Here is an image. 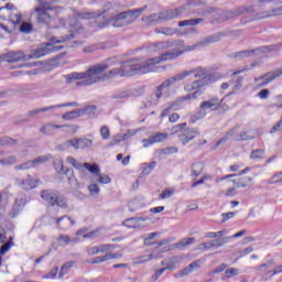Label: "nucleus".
Instances as JSON below:
<instances>
[{
    "label": "nucleus",
    "mask_w": 282,
    "mask_h": 282,
    "mask_svg": "<svg viewBox=\"0 0 282 282\" xmlns=\"http://www.w3.org/2000/svg\"><path fill=\"white\" fill-rule=\"evenodd\" d=\"M7 63H21V61H28V55L21 51H10L3 55Z\"/></svg>",
    "instance_id": "nucleus-15"
},
{
    "label": "nucleus",
    "mask_w": 282,
    "mask_h": 282,
    "mask_svg": "<svg viewBox=\"0 0 282 282\" xmlns=\"http://www.w3.org/2000/svg\"><path fill=\"white\" fill-rule=\"evenodd\" d=\"M75 263H76V262H74V261H69V262L64 263V264L62 265V268H61L59 273H58V278H59V279H63V276H65V274H68L69 271L72 270V268H74V264H75Z\"/></svg>",
    "instance_id": "nucleus-32"
},
{
    "label": "nucleus",
    "mask_w": 282,
    "mask_h": 282,
    "mask_svg": "<svg viewBox=\"0 0 282 282\" xmlns=\"http://www.w3.org/2000/svg\"><path fill=\"white\" fill-rule=\"evenodd\" d=\"M109 65L105 63L96 64L83 73H72L66 75L67 83H73L74 80H82L77 85H96V83H102V80H109V78H120L127 76H138L142 74H149L150 72H155L153 67V62L149 59H128L121 64L119 68H112L108 73Z\"/></svg>",
    "instance_id": "nucleus-1"
},
{
    "label": "nucleus",
    "mask_w": 282,
    "mask_h": 282,
    "mask_svg": "<svg viewBox=\"0 0 282 282\" xmlns=\"http://www.w3.org/2000/svg\"><path fill=\"white\" fill-rule=\"evenodd\" d=\"M265 158V150L257 149L250 153V160H263Z\"/></svg>",
    "instance_id": "nucleus-41"
},
{
    "label": "nucleus",
    "mask_w": 282,
    "mask_h": 282,
    "mask_svg": "<svg viewBox=\"0 0 282 282\" xmlns=\"http://www.w3.org/2000/svg\"><path fill=\"white\" fill-rule=\"evenodd\" d=\"M231 238L232 237L216 238V239L209 241V246H210V248H221V247L226 246V243H228V241H230Z\"/></svg>",
    "instance_id": "nucleus-25"
},
{
    "label": "nucleus",
    "mask_w": 282,
    "mask_h": 282,
    "mask_svg": "<svg viewBox=\"0 0 282 282\" xmlns=\"http://www.w3.org/2000/svg\"><path fill=\"white\" fill-rule=\"evenodd\" d=\"M52 107H53V109H61L63 107H80V104L77 101H72V102L53 105Z\"/></svg>",
    "instance_id": "nucleus-52"
},
{
    "label": "nucleus",
    "mask_w": 282,
    "mask_h": 282,
    "mask_svg": "<svg viewBox=\"0 0 282 282\" xmlns=\"http://www.w3.org/2000/svg\"><path fill=\"white\" fill-rule=\"evenodd\" d=\"M54 107L53 106H47L44 108H39V109H34V110H30L28 112V116H30V118H34V116H39V113H43L45 111H53Z\"/></svg>",
    "instance_id": "nucleus-39"
},
{
    "label": "nucleus",
    "mask_w": 282,
    "mask_h": 282,
    "mask_svg": "<svg viewBox=\"0 0 282 282\" xmlns=\"http://www.w3.org/2000/svg\"><path fill=\"white\" fill-rule=\"evenodd\" d=\"M80 109H75L68 111L62 116L63 120H76V118H80Z\"/></svg>",
    "instance_id": "nucleus-37"
},
{
    "label": "nucleus",
    "mask_w": 282,
    "mask_h": 282,
    "mask_svg": "<svg viewBox=\"0 0 282 282\" xmlns=\"http://www.w3.org/2000/svg\"><path fill=\"white\" fill-rule=\"evenodd\" d=\"M63 127H67L66 124H52V123H47L45 126H43L40 131L41 133H50L51 131H54L55 129H63Z\"/></svg>",
    "instance_id": "nucleus-33"
},
{
    "label": "nucleus",
    "mask_w": 282,
    "mask_h": 282,
    "mask_svg": "<svg viewBox=\"0 0 282 282\" xmlns=\"http://www.w3.org/2000/svg\"><path fill=\"white\" fill-rule=\"evenodd\" d=\"M48 160H52V155H41L37 156L35 160H29L22 164H18L14 166V171H28L30 169H36V166H41V164H45V162H48Z\"/></svg>",
    "instance_id": "nucleus-11"
},
{
    "label": "nucleus",
    "mask_w": 282,
    "mask_h": 282,
    "mask_svg": "<svg viewBox=\"0 0 282 282\" xmlns=\"http://www.w3.org/2000/svg\"><path fill=\"white\" fill-rule=\"evenodd\" d=\"M177 263H182V258L177 256L165 258L161 261V265H163L165 270H175V265H177Z\"/></svg>",
    "instance_id": "nucleus-21"
},
{
    "label": "nucleus",
    "mask_w": 282,
    "mask_h": 282,
    "mask_svg": "<svg viewBox=\"0 0 282 282\" xmlns=\"http://www.w3.org/2000/svg\"><path fill=\"white\" fill-rule=\"evenodd\" d=\"M175 192L173 189H165L160 194L161 199H169Z\"/></svg>",
    "instance_id": "nucleus-64"
},
{
    "label": "nucleus",
    "mask_w": 282,
    "mask_h": 282,
    "mask_svg": "<svg viewBox=\"0 0 282 282\" xmlns=\"http://www.w3.org/2000/svg\"><path fill=\"white\" fill-rule=\"evenodd\" d=\"M237 129H238V127L232 128L223 138H220L216 142L215 149H217L219 145L224 144V142H228V140H230V138H232V135H235L237 133Z\"/></svg>",
    "instance_id": "nucleus-28"
},
{
    "label": "nucleus",
    "mask_w": 282,
    "mask_h": 282,
    "mask_svg": "<svg viewBox=\"0 0 282 282\" xmlns=\"http://www.w3.org/2000/svg\"><path fill=\"white\" fill-rule=\"evenodd\" d=\"M97 50H107V46L102 43H99V44H91L89 46H85L83 48V52L85 54H91L93 52H97Z\"/></svg>",
    "instance_id": "nucleus-30"
},
{
    "label": "nucleus",
    "mask_w": 282,
    "mask_h": 282,
    "mask_svg": "<svg viewBox=\"0 0 282 282\" xmlns=\"http://www.w3.org/2000/svg\"><path fill=\"white\" fill-rule=\"evenodd\" d=\"M156 34H164L165 36H173L175 31L171 28H161L156 30Z\"/></svg>",
    "instance_id": "nucleus-53"
},
{
    "label": "nucleus",
    "mask_w": 282,
    "mask_h": 282,
    "mask_svg": "<svg viewBox=\"0 0 282 282\" xmlns=\"http://www.w3.org/2000/svg\"><path fill=\"white\" fill-rule=\"evenodd\" d=\"M180 45H184V41H161L153 44L156 51L162 52V50H171V47H177Z\"/></svg>",
    "instance_id": "nucleus-17"
},
{
    "label": "nucleus",
    "mask_w": 282,
    "mask_h": 282,
    "mask_svg": "<svg viewBox=\"0 0 282 282\" xmlns=\"http://www.w3.org/2000/svg\"><path fill=\"white\" fill-rule=\"evenodd\" d=\"M282 76V69H276L271 73H267L265 75H262L260 77L254 78V83H259V80H262L260 84H258V87H265L267 85H270L272 80H276V78H280Z\"/></svg>",
    "instance_id": "nucleus-12"
},
{
    "label": "nucleus",
    "mask_w": 282,
    "mask_h": 282,
    "mask_svg": "<svg viewBox=\"0 0 282 282\" xmlns=\"http://www.w3.org/2000/svg\"><path fill=\"white\" fill-rule=\"evenodd\" d=\"M188 76H193V78H200L184 86L185 91H188V93L194 91L193 94H191L192 100H197V98L204 94L199 89H202V87H206V85H208L210 82V78L206 76V72L202 67L184 70L164 80L156 88V93L154 95L156 98V101H154L153 105H158V101L160 100V98L164 96V94H162L164 89H167V87L175 85V83H180L184 80V78H188Z\"/></svg>",
    "instance_id": "nucleus-3"
},
{
    "label": "nucleus",
    "mask_w": 282,
    "mask_h": 282,
    "mask_svg": "<svg viewBox=\"0 0 282 282\" xmlns=\"http://www.w3.org/2000/svg\"><path fill=\"white\" fill-rule=\"evenodd\" d=\"M58 241L59 246H69V243L72 242V238H69V236L62 235Z\"/></svg>",
    "instance_id": "nucleus-54"
},
{
    "label": "nucleus",
    "mask_w": 282,
    "mask_h": 282,
    "mask_svg": "<svg viewBox=\"0 0 282 282\" xmlns=\"http://www.w3.org/2000/svg\"><path fill=\"white\" fill-rule=\"evenodd\" d=\"M91 182H98V184H111V177L105 174H100L99 172L97 176L91 178Z\"/></svg>",
    "instance_id": "nucleus-35"
},
{
    "label": "nucleus",
    "mask_w": 282,
    "mask_h": 282,
    "mask_svg": "<svg viewBox=\"0 0 282 282\" xmlns=\"http://www.w3.org/2000/svg\"><path fill=\"white\" fill-rule=\"evenodd\" d=\"M84 169L89 171L93 175L97 176L100 173V167L98 164L84 163Z\"/></svg>",
    "instance_id": "nucleus-40"
},
{
    "label": "nucleus",
    "mask_w": 282,
    "mask_h": 282,
    "mask_svg": "<svg viewBox=\"0 0 282 282\" xmlns=\"http://www.w3.org/2000/svg\"><path fill=\"white\" fill-rule=\"evenodd\" d=\"M219 41H220L219 35H209L205 37L203 41L198 42L197 44H194L195 50L197 47H206V45H210L212 43H219Z\"/></svg>",
    "instance_id": "nucleus-22"
},
{
    "label": "nucleus",
    "mask_w": 282,
    "mask_h": 282,
    "mask_svg": "<svg viewBox=\"0 0 282 282\" xmlns=\"http://www.w3.org/2000/svg\"><path fill=\"white\" fill-rule=\"evenodd\" d=\"M281 47H282L281 44L259 46L253 50H245V51L232 53L231 56L232 58H238V59L248 58V56H252V54L259 55V54H270V52H279Z\"/></svg>",
    "instance_id": "nucleus-6"
},
{
    "label": "nucleus",
    "mask_w": 282,
    "mask_h": 282,
    "mask_svg": "<svg viewBox=\"0 0 282 282\" xmlns=\"http://www.w3.org/2000/svg\"><path fill=\"white\" fill-rule=\"evenodd\" d=\"M232 182L237 186V188H248L252 186V177L250 176H243L241 178L234 180Z\"/></svg>",
    "instance_id": "nucleus-23"
},
{
    "label": "nucleus",
    "mask_w": 282,
    "mask_h": 282,
    "mask_svg": "<svg viewBox=\"0 0 282 282\" xmlns=\"http://www.w3.org/2000/svg\"><path fill=\"white\" fill-rule=\"evenodd\" d=\"M7 17H9V21L17 28V25H21V19H23V15L19 11H12L11 13H8Z\"/></svg>",
    "instance_id": "nucleus-27"
},
{
    "label": "nucleus",
    "mask_w": 282,
    "mask_h": 282,
    "mask_svg": "<svg viewBox=\"0 0 282 282\" xmlns=\"http://www.w3.org/2000/svg\"><path fill=\"white\" fill-rule=\"evenodd\" d=\"M68 164H72V166H74V169H77V171H80V169H83V163L76 161V159L74 156H67L66 159Z\"/></svg>",
    "instance_id": "nucleus-49"
},
{
    "label": "nucleus",
    "mask_w": 282,
    "mask_h": 282,
    "mask_svg": "<svg viewBox=\"0 0 282 282\" xmlns=\"http://www.w3.org/2000/svg\"><path fill=\"white\" fill-rule=\"evenodd\" d=\"M195 243V238H184L181 241L173 245V248L180 250L181 248H186V246H191Z\"/></svg>",
    "instance_id": "nucleus-31"
},
{
    "label": "nucleus",
    "mask_w": 282,
    "mask_h": 282,
    "mask_svg": "<svg viewBox=\"0 0 282 282\" xmlns=\"http://www.w3.org/2000/svg\"><path fill=\"white\" fill-rule=\"evenodd\" d=\"M271 17H282V7L261 13L260 19H271Z\"/></svg>",
    "instance_id": "nucleus-29"
},
{
    "label": "nucleus",
    "mask_w": 282,
    "mask_h": 282,
    "mask_svg": "<svg viewBox=\"0 0 282 282\" xmlns=\"http://www.w3.org/2000/svg\"><path fill=\"white\" fill-rule=\"evenodd\" d=\"M77 32L74 30H70V33L67 35H63L57 43H67L68 41H72V39H76Z\"/></svg>",
    "instance_id": "nucleus-46"
},
{
    "label": "nucleus",
    "mask_w": 282,
    "mask_h": 282,
    "mask_svg": "<svg viewBox=\"0 0 282 282\" xmlns=\"http://www.w3.org/2000/svg\"><path fill=\"white\" fill-rule=\"evenodd\" d=\"M243 70H236L231 75L230 85H232L234 91L230 94H237L243 87V76H238V74H242Z\"/></svg>",
    "instance_id": "nucleus-18"
},
{
    "label": "nucleus",
    "mask_w": 282,
    "mask_h": 282,
    "mask_svg": "<svg viewBox=\"0 0 282 282\" xmlns=\"http://www.w3.org/2000/svg\"><path fill=\"white\" fill-rule=\"evenodd\" d=\"M147 8V6H143L140 9H132L113 15V4L108 3L101 12H86L82 13L79 17L80 19H95L98 28H107L109 23H111L113 28H124L131 25V23H135L140 14H142Z\"/></svg>",
    "instance_id": "nucleus-2"
},
{
    "label": "nucleus",
    "mask_w": 282,
    "mask_h": 282,
    "mask_svg": "<svg viewBox=\"0 0 282 282\" xmlns=\"http://www.w3.org/2000/svg\"><path fill=\"white\" fill-rule=\"evenodd\" d=\"M32 30H33V26H32V23L30 22H22L20 25V32H22L23 34H30Z\"/></svg>",
    "instance_id": "nucleus-48"
},
{
    "label": "nucleus",
    "mask_w": 282,
    "mask_h": 282,
    "mask_svg": "<svg viewBox=\"0 0 282 282\" xmlns=\"http://www.w3.org/2000/svg\"><path fill=\"white\" fill-rule=\"evenodd\" d=\"M56 274H58V267H54L52 271L43 276V279H56Z\"/></svg>",
    "instance_id": "nucleus-57"
},
{
    "label": "nucleus",
    "mask_w": 282,
    "mask_h": 282,
    "mask_svg": "<svg viewBox=\"0 0 282 282\" xmlns=\"http://www.w3.org/2000/svg\"><path fill=\"white\" fill-rule=\"evenodd\" d=\"M191 7H193V3L176 9H170L161 13H153L147 18V21L149 25H153V23H160V21H171L173 19H180L182 14H188L186 10H188V8Z\"/></svg>",
    "instance_id": "nucleus-5"
},
{
    "label": "nucleus",
    "mask_w": 282,
    "mask_h": 282,
    "mask_svg": "<svg viewBox=\"0 0 282 282\" xmlns=\"http://www.w3.org/2000/svg\"><path fill=\"white\" fill-rule=\"evenodd\" d=\"M0 10H6V12H7L6 14L8 15V14L17 11V8L12 3H7V6L6 7H1Z\"/></svg>",
    "instance_id": "nucleus-59"
},
{
    "label": "nucleus",
    "mask_w": 282,
    "mask_h": 282,
    "mask_svg": "<svg viewBox=\"0 0 282 282\" xmlns=\"http://www.w3.org/2000/svg\"><path fill=\"white\" fill-rule=\"evenodd\" d=\"M219 107H221V100L217 97H214L209 100H205L200 102L199 110L196 111V113L194 115V118L195 120H202L206 118V113H207L206 111H208V109H210V111H217Z\"/></svg>",
    "instance_id": "nucleus-9"
},
{
    "label": "nucleus",
    "mask_w": 282,
    "mask_h": 282,
    "mask_svg": "<svg viewBox=\"0 0 282 282\" xmlns=\"http://www.w3.org/2000/svg\"><path fill=\"white\" fill-rule=\"evenodd\" d=\"M240 14H248V11H246V6L231 11H227L225 13V19H235V17H240Z\"/></svg>",
    "instance_id": "nucleus-26"
},
{
    "label": "nucleus",
    "mask_w": 282,
    "mask_h": 282,
    "mask_svg": "<svg viewBox=\"0 0 282 282\" xmlns=\"http://www.w3.org/2000/svg\"><path fill=\"white\" fill-rule=\"evenodd\" d=\"M202 171H204V163L196 162L192 164V175H194V177L202 175Z\"/></svg>",
    "instance_id": "nucleus-38"
},
{
    "label": "nucleus",
    "mask_w": 282,
    "mask_h": 282,
    "mask_svg": "<svg viewBox=\"0 0 282 282\" xmlns=\"http://www.w3.org/2000/svg\"><path fill=\"white\" fill-rule=\"evenodd\" d=\"M39 3V7H36L33 11V14H35L37 23H41L42 25H52L54 23V17H52L51 12H54L56 10V6H54V2L47 1V0H36Z\"/></svg>",
    "instance_id": "nucleus-4"
},
{
    "label": "nucleus",
    "mask_w": 282,
    "mask_h": 282,
    "mask_svg": "<svg viewBox=\"0 0 282 282\" xmlns=\"http://www.w3.org/2000/svg\"><path fill=\"white\" fill-rule=\"evenodd\" d=\"M142 90L140 89H130V90H119L110 96L111 100H127V98H133L141 96Z\"/></svg>",
    "instance_id": "nucleus-13"
},
{
    "label": "nucleus",
    "mask_w": 282,
    "mask_h": 282,
    "mask_svg": "<svg viewBox=\"0 0 282 282\" xmlns=\"http://www.w3.org/2000/svg\"><path fill=\"white\" fill-rule=\"evenodd\" d=\"M193 272V269L188 265L185 269L175 273V279H183V276H188Z\"/></svg>",
    "instance_id": "nucleus-50"
},
{
    "label": "nucleus",
    "mask_w": 282,
    "mask_h": 282,
    "mask_svg": "<svg viewBox=\"0 0 282 282\" xmlns=\"http://www.w3.org/2000/svg\"><path fill=\"white\" fill-rule=\"evenodd\" d=\"M89 195L91 197H98L100 195V187L96 182H93V184L88 185Z\"/></svg>",
    "instance_id": "nucleus-43"
},
{
    "label": "nucleus",
    "mask_w": 282,
    "mask_h": 282,
    "mask_svg": "<svg viewBox=\"0 0 282 282\" xmlns=\"http://www.w3.org/2000/svg\"><path fill=\"white\" fill-rule=\"evenodd\" d=\"M235 215H236V213H234V212L223 213L221 214V217H223L221 224H226V221H228V219H232V217H235Z\"/></svg>",
    "instance_id": "nucleus-60"
},
{
    "label": "nucleus",
    "mask_w": 282,
    "mask_h": 282,
    "mask_svg": "<svg viewBox=\"0 0 282 282\" xmlns=\"http://www.w3.org/2000/svg\"><path fill=\"white\" fill-rule=\"evenodd\" d=\"M12 245H13V242L9 241L0 248V268L3 263V257L2 256L6 254L10 250V248H12Z\"/></svg>",
    "instance_id": "nucleus-45"
},
{
    "label": "nucleus",
    "mask_w": 282,
    "mask_h": 282,
    "mask_svg": "<svg viewBox=\"0 0 282 282\" xmlns=\"http://www.w3.org/2000/svg\"><path fill=\"white\" fill-rule=\"evenodd\" d=\"M1 166H12V164H17V156L10 155L6 159H0Z\"/></svg>",
    "instance_id": "nucleus-44"
},
{
    "label": "nucleus",
    "mask_w": 282,
    "mask_h": 282,
    "mask_svg": "<svg viewBox=\"0 0 282 282\" xmlns=\"http://www.w3.org/2000/svg\"><path fill=\"white\" fill-rule=\"evenodd\" d=\"M151 138H152V141L155 144L158 142H164V140H166V138H169V134L167 133H160V132H158V133L151 135Z\"/></svg>",
    "instance_id": "nucleus-47"
},
{
    "label": "nucleus",
    "mask_w": 282,
    "mask_h": 282,
    "mask_svg": "<svg viewBox=\"0 0 282 282\" xmlns=\"http://www.w3.org/2000/svg\"><path fill=\"white\" fill-rule=\"evenodd\" d=\"M55 206H58L59 208H68L67 197L57 194L55 197Z\"/></svg>",
    "instance_id": "nucleus-42"
},
{
    "label": "nucleus",
    "mask_w": 282,
    "mask_h": 282,
    "mask_svg": "<svg viewBox=\"0 0 282 282\" xmlns=\"http://www.w3.org/2000/svg\"><path fill=\"white\" fill-rule=\"evenodd\" d=\"M199 23H204V19L197 18V19L183 20L178 22V28H184L186 25H199Z\"/></svg>",
    "instance_id": "nucleus-34"
},
{
    "label": "nucleus",
    "mask_w": 282,
    "mask_h": 282,
    "mask_svg": "<svg viewBox=\"0 0 282 282\" xmlns=\"http://www.w3.org/2000/svg\"><path fill=\"white\" fill-rule=\"evenodd\" d=\"M51 224L54 221V224L57 226V228H61V230H67V228H72V226H75L76 223L67 215H64L58 218H51Z\"/></svg>",
    "instance_id": "nucleus-14"
},
{
    "label": "nucleus",
    "mask_w": 282,
    "mask_h": 282,
    "mask_svg": "<svg viewBox=\"0 0 282 282\" xmlns=\"http://www.w3.org/2000/svg\"><path fill=\"white\" fill-rule=\"evenodd\" d=\"M269 96H270V90L267 88L258 93V97L261 98V100H268Z\"/></svg>",
    "instance_id": "nucleus-61"
},
{
    "label": "nucleus",
    "mask_w": 282,
    "mask_h": 282,
    "mask_svg": "<svg viewBox=\"0 0 282 282\" xmlns=\"http://www.w3.org/2000/svg\"><path fill=\"white\" fill-rule=\"evenodd\" d=\"M39 181H35L34 178H32V176H28L26 180H22L19 183V186H22V188H24V191H32V188H36V183Z\"/></svg>",
    "instance_id": "nucleus-24"
},
{
    "label": "nucleus",
    "mask_w": 282,
    "mask_h": 282,
    "mask_svg": "<svg viewBox=\"0 0 282 282\" xmlns=\"http://www.w3.org/2000/svg\"><path fill=\"white\" fill-rule=\"evenodd\" d=\"M147 217H131L122 221V226L126 228H142V224L147 221Z\"/></svg>",
    "instance_id": "nucleus-19"
},
{
    "label": "nucleus",
    "mask_w": 282,
    "mask_h": 282,
    "mask_svg": "<svg viewBox=\"0 0 282 282\" xmlns=\"http://www.w3.org/2000/svg\"><path fill=\"white\" fill-rule=\"evenodd\" d=\"M236 140L237 142H246V140H252V137L248 135V132H242Z\"/></svg>",
    "instance_id": "nucleus-62"
},
{
    "label": "nucleus",
    "mask_w": 282,
    "mask_h": 282,
    "mask_svg": "<svg viewBox=\"0 0 282 282\" xmlns=\"http://www.w3.org/2000/svg\"><path fill=\"white\" fill-rule=\"evenodd\" d=\"M183 46L182 51H176V52H165L163 54H161L159 57H152L151 58V63L152 66L155 68V65H159V63H164L166 61H175V58H180V56H182V54H184V52H193L195 50V45H187V46Z\"/></svg>",
    "instance_id": "nucleus-8"
},
{
    "label": "nucleus",
    "mask_w": 282,
    "mask_h": 282,
    "mask_svg": "<svg viewBox=\"0 0 282 282\" xmlns=\"http://www.w3.org/2000/svg\"><path fill=\"white\" fill-rule=\"evenodd\" d=\"M51 52H56V50H54L51 44H47L46 47L37 48L29 54L26 61H32V58H43V56H47Z\"/></svg>",
    "instance_id": "nucleus-16"
},
{
    "label": "nucleus",
    "mask_w": 282,
    "mask_h": 282,
    "mask_svg": "<svg viewBox=\"0 0 282 282\" xmlns=\"http://www.w3.org/2000/svg\"><path fill=\"white\" fill-rule=\"evenodd\" d=\"M97 110H98V107H96V105H90V106H86L83 109H79V113L82 116H95Z\"/></svg>",
    "instance_id": "nucleus-36"
},
{
    "label": "nucleus",
    "mask_w": 282,
    "mask_h": 282,
    "mask_svg": "<svg viewBox=\"0 0 282 282\" xmlns=\"http://www.w3.org/2000/svg\"><path fill=\"white\" fill-rule=\"evenodd\" d=\"M63 149H69L72 147L75 150H85V149H91L94 147V141L91 139L87 138H75L70 139L62 144Z\"/></svg>",
    "instance_id": "nucleus-10"
},
{
    "label": "nucleus",
    "mask_w": 282,
    "mask_h": 282,
    "mask_svg": "<svg viewBox=\"0 0 282 282\" xmlns=\"http://www.w3.org/2000/svg\"><path fill=\"white\" fill-rule=\"evenodd\" d=\"M225 274L228 275V279H231V276H237V274H239V270L236 268L227 269Z\"/></svg>",
    "instance_id": "nucleus-63"
},
{
    "label": "nucleus",
    "mask_w": 282,
    "mask_h": 282,
    "mask_svg": "<svg viewBox=\"0 0 282 282\" xmlns=\"http://www.w3.org/2000/svg\"><path fill=\"white\" fill-rule=\"evenodd\" d=\"M174 129L176 133L180 132L178 140L180 142H182L183 145L188 144V142L195 140V138H198L199 135V129L186 128V122L175 126Z\"/></svg>",
    "instance_id": "nucleus-7"
},
{
    "label": "nucleus",
    "mask_w": 282,
    "mask_h": 282,
    "mask_svg": "<svg viewBox=\"0 0 282 282\" xmlns=\"http://www.w3.org/2000/svg\"><path fill=\"white\" fill-rule=\"evenodd\" d=\"M226 268H227L226 263H223V264L216 267L213 272H209L208 276H213V274H219V273L224 272V270H226Z\"/></svg>",
    "instance_id": "nucleus-55"
},
{
    "label": "nucleus",
    "mask_w": 282,
    "mask_h": 282,
    "mask_svg": "<svg viewBox=\"0 0 282 282\" xmlns=\"http://www.w3.org/2000/svg\"><path fill=\"white\" fill-rule=\"evenodd\" d=\"M281 182H282V172H278L270 180L267 181V184H279Z\"/></svg>",
    "instance_id": "nucleus-51"
},
{
    "label": "nucleus",
    "mask_w": 282,
    "mask_h": 282,
    "mask_svg": "<svg viewBox=\"0 0 282 282\" xmlns=\"http://www.w3.org/2000/svg\"><path fill=\"white\" fill-rule=\"evenodd\" d=\"M58 195L57 192H54L52 189H44L41 192V197L44 199V202H47L51 204V206H56V196Z\"/></svg>",
    "instance_id": "nucleus-20"
},
{
    "label": "nucleus",
    "mask_w": 282,
    "mask_h": 282,
    "mask_svg": "<svg viewBox=\"0 0 282 282\" xmlns=\"http://www.w3.org/2000/svg\"><path fill=\"white\" fill-rule=\"evenodd\" d=\"M8 144H14V139L10 137L0 139V147H8Z\"/></svg>",
    "instance_id": "nucleus-58"
},
{
    "label": "nucleus",
    "mask_w": 282,
    "mask_h": 282,
    "mask_svg": "<svg viewBox=\"0 0 282 282\" xmlns=\"http://www.w3.org/2000/svg\"><path fill=\"white\" fill-rule=\"evenodd\" d=\"M100 135L104 140H109L110 132L107 126L100 128Z\"/></svg>",
    "instance_id": "nucleus-56"
}]
</instances>
